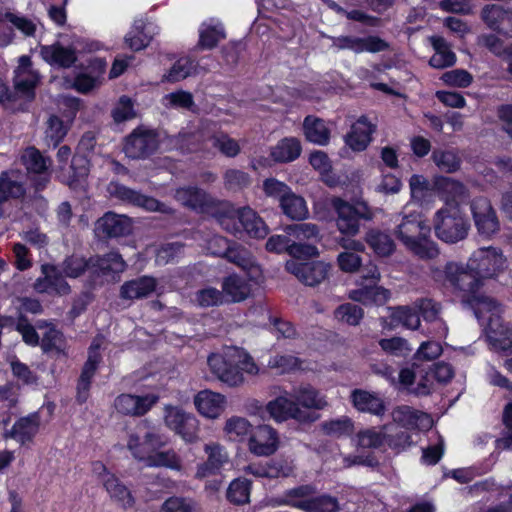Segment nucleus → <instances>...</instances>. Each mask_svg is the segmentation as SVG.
Wrapping results in <instances>:
<instances>
[{
    "label": "nucleus",
    "mask_w": 512,
    "mask_h": 512,
    "mask_svg": "<svg viewBox=\"0 0 512 512\" xmlns=\"http://www.w3.org/2000/svg\"><path fill=\"white\" fill-rule=\"evenodd\" d=\"M224 186L227 190L238 191L251 184L250 175L239 169H227L223 175Z\"/></svg>",
    "instance_id": "13d9d810"
},
{
    "label": "nucleus",
    "mask_w": 512,
    "mask_h": 512,
    "mask_svg": "<svg viewBox=\"0 0 512 512\" xmlns=\"http://www.w3.org/2000/svg\"><path fill=\"white\" fill-rule=\"evenodd\" d=\"M98 345H91L88 350V358L85 361L80 376L78 378L81 382L92 383V380L99 368L102 361V356L98 351Z\"/></svg>",
    "instance_id": "4d7b16f0"
},
{
    "label": "nucleus",
    "mask_w": 512,
    "mask_h": 512,
    "mask_svg": "<svg viewBox=\"0 0 512 512\" xmlns=\"http://www.w3.org/2000/svg\"><path fill=\"white\" fill-rule=\"evenodd\" d=\"M40 426V417L37 412L30 413L27 416L20 417L11 430L4 433L6 439L11 438L24 445L31 442L38 433Z\"/></svg>",
    "instance_id": "c85d7f7f"
},
{
    "label": "nucleus",
    "mask_w": 512,
    "mask_h": 512,
    "mask_svg": "<svg viewBox=\"0 0 512 512\" xmlns=\"http://www.w3.org/2000/svg\"><path fill=\"white\" fill-rule=\"evenodd\" d=\"M470 209L480 236L489 239L499 232L500 222L488 198L475 197L470 203Z\"/></svg>",
    "instance_id": "dca6fc26"
},
{
    "label": "nucleus",
    "mask_w": 512,
    "mask_h": 512,
    "mask_svg": "<svg viewBox=\"0 0 512 512\" xmlns=\"http://www.w3.org/2000/svg\"><path fill=\"white\" fill-rule=\"evenodd\" d=\"M18 170L9 169L0 173V218L4 215L3 206L10 200H18L26 195V187L17 179Z\"/></svg>",
    "instance_id": "a878e982"
},
{
    "label": "nucleus",
    "mask_w": 512,
    "mask_h": 512,
    "mask_svg": "<svg viewBox=\"0 0 512 512\" xmlns=\"http://www.w3.org/2000/svg\"><path fill=\"white\" fill-rule=\"evenodd\" d=\"M42 59L51 66L59 68H71L76 66L78 60L76 49L72 46H63L59 42L52 45L41 46Z\"/></svg>",
    "instance_id": "393cba45"
},
{
    "label": "nucleus",
    "mask_w": 512,
    "mask_h": 512,
    "mask_svg": "<svg viewBox=\"0 0 512 512\" xmlns=\"http://www.w3.org/2000/svg\"><path fill=\"white\" fill-rule=\"evenodd\" d=\"M266 410L270 416L277 422L295 420L300 424H311L315 422L319 415L312 411L304 410L298 407L294 399L286 396H278L269 401Z\"/></svg>",
    "instance_id": "9d476101"
},
{
    "label": "nucleus",
    "mask_w": 512,
    "mask_h": 512,
    "mask_svg": "<svg viewBox=\"0 0 512 512\" xmlns=\"http://www.w3.org/2000/svg\"><path fill=\"white\" fill-rule=\"evenodd\" d=\"M262 188L267 197L273 198L279 203L282 201V197H286V194L292 191L289 185L274 177L266 178L263 181Z\"/></svg>",
    "instance_id": "0e129e2a"
},
{
    "label": "nucleus",
    "mask_w": 512,
    "mask_h": 512,
    "mask_svg": "<svg viewBox=\"0 0 512 512\" xmlns=\"http://www.w3.org/2000/svg\"><path fill=\"white\" fill-rule=\"evenodd\" d=\"M431 227L420 213L403 216L396 226V238L421 259H434L439 254L437 244L430 239Z\"/></svg>",
    "instance_id": "f257e3e1"
},
{
    "label": "nucleus",
    "mask_w": 512,
    "mask_h": 512,
    "mask_svg": "<svg viewBox=\"0 0 512 512\" xmlns=\"http://www.w3.org/2000/svg\"><path fill=\"white\" fill-rule=\"evenodd\" d=\"M167 443V437L153 428L147 430L142 437L137 433L129 434L127 448L136 460L145 463L153 453L165 447Z\"/></svg>",
    "instance_id": "4468645a"
},
{
    "label": "nucleus",
    "mask_w": 512,
    "mask_h": 512,
    "mask_svg": "<svg viewBox=\"0 0 512 512\" xmlns=\"http://www.w3.org/2000/svg\"><path fill=\"white\" fill-rule=\"evenodd\" d=\"M226 399L225 396L205 389L199 391L195 398L194 404L197 411L207 418H217L221 415L225 408Z\"/></svg>",
    "instance_id": "c756f323"
},
{
    "label": "nucleus",
    "mask_w": 512,
    "mask_h": 512,
    "mask_svg": "<svg viewBox=\"0 0 512 512\" xmlns=\"http://www.w3.org/2000/svg\"><path fill=\"white\" fill-rule=\"evenodd\" d=\"M103 486L111 499L119 503L123 508H130L134 505L135 499L130 490L116 477L111 474L103 479Z\"/></svg>",
    "instance_id": "a19ab883"
},
{
    "label": "nucleus",
    "mask_w": 512,
    "mask_h": 512,
    "mask_svg": "<svg viewBox=\"0 0 512 512\" xmlns=\"http://www.w3.org/2000/svg\"><path fill=\"white\" fill-rule=\"evenodd\" d=\"M331 206L336 213V227L342 235L353 237L359 233L362 221H371L373 211L367 202L350 203L341 197H333Z\"/></svg>",
    "instance_id": "20e7f679"
},
{
    "label": "nucleus",
    "mask_w": 512,
    "mask_h": 512,
    "mask_svg": "<svg viewBox=\"0 0 512 512\" xmlns=\"http://www.w3.org/2000/svg\"><path fill=\"white\" fill-rule=\"evenodd\" d=\"M368 277L372 279L373 284L365 285L359 289L353 290L351 298L364 305H384L390 298V291L384 287L376 285V281L379 279V273L376 267L371 274L365 276V278Z\"/></svg>",
    "instance_id": "bb28decb"
},
{
    "label": "nucleus",
    "mask_w": 512,
    "mask_h": 512,
    "mask_svg": "<svg viewBox=\"0 0 512 512\" xmlns=\"http://www.w3.org/2000/svg\"><path fill=\"white\" fill-rule=\"evenodd\" d=\"M90 265L92 266V274L103 276L119 274L126 269V262L118 251L90 256Z\"/></svg>",
    "instance_id": "2f4dec72"
},
{
    "label": "nucleus",
    "mask_w": 512,
    "mask_h": 512,
    "mask_svg": "<svg viewBox=\"0 0 512 512\" xmlns=\"http://www.w3.org/2000/svg\"><path fill=\"white\" fill-rule=\"evenodd\" d=\"M220 223L226 231L239 239L245 235L255 239H264L269 232L264 220L248 206L222 215Z\"/></svg>",
    "instance_id": "39448f33"
},
{
    "label": "nucleus",
    "mask_w": 512,
    "mask_h": 512,
    "mask_svg": "<svg viewBox=\"0 0 512 512\" xmlns=\"http://www.w3.org/2000/svg\"><path fill=\"white\" fill-rule=\"evenodd\" d=\"M445 280L450 285L463 292L462 300L476 295L483 286V280L468 267L463 268L454 262H448L444 267Z\"/></svg>",
    "instance_id": "2eb2a0df"
},
{
    "label": "nucleus",
    "mask_w": 512,
    "mask_h": 512,
    "mask_svg": "<svg viewBox=\"0 0 512 512\" xmlns=\"http://www.w3.org/2000/svg\"><path fill=\"white\" fill-rule=\"evenodd\" d=\"M195 68V61L186 56L179 58L163 76V81L175 83L190 76Z\"/></svg>",
    "instance_id": "864d4df0"
},
{
    "label": "nucleus",
    "mask_w": 512,
    "mask_h": 512,
    "mask_svg": "<svg viewBox=\"0 0 512 512\" xmlns=\"http://www.w3.org/2000/svg\"><path fill=\"white\" fill-rule=\"evenodd\" d=\"M152 40L147 32V25L144 22L135 24L131 31L125 36V42L132 51H140L146 48Z\"/></svg>",
    "instance_id": "3c124183"
},
{
    "label": "nucleus",
    "mask_w": 512,
    "mask_h": 512,
    "mask_svg": "<svg viewBox=\"0 0 512 512\" xmlns=\"http://www.w3.org/2000/svg\"><path fill=\"white\" fill-rule=\"evenodd\" d=\"M433 227L436 237L448 244L464 240L470 230L469 219L456 201H446L434 215Z\"/></svg>",
    "instance_id": "7ed1b4c3"
},
{
    "label": "nucleus",
    "mask_w": 512,
    "mask_h": 512,
    "mask_svg": "<svg viewBox=\"0 0 512 512\" xmlns=\"http://www.w3.org/2000/svg\"><path fill=\"white\" fill-rule=\"evenodd\" d=\"M226 38V33L221 24L207 25L199 31L198 47L202 50H211L218 46L219 42Z\"/></svg>",
    "instance_id": "8fccbe9b"
},
{
    "label": "nucleus",
    "mask_w": 512,
    "mask_h": 512,
    "mask_svg": "<svg viewBox=\"0 0 512 512\" xmlns=\"http://www.w3.org/2000/svg\"><path fill=\"white\" fill-rule=\"evenodd\" d=\"M91 169V158L88 155L74 153L71 158L68 175L64 182L72 189H76L86 182Z\"/></svg>",
    "instance_id": "72a5a7b5"
},
{
    "label": "nucleus",
    "mask_w": 512,
    "mask_h": 512,
    "mask_svg": "<svg viewBox=\"0 0 512 512\" xmlns=\"http://www.w3.org/2000/svg\"><path fill=\"white\" fill-rule=\"evenodd\" d=\"M277 431L269 425H259L251 431L249 451L256 456H270L278 449Z\"/></svg>",
    "instance_id": "aec40b11"
},
{
    "label": "nucleus",
    "mask_w": 512,
    "mask_h": 512,
    "mask_svg": "<svg viewBox=\"0 0 512 512\" xmlns=\"http://www.w3.org/2000/svg\"><path fill=\"white\" fill-rule=\"evenodd\" d=\"M292 461L283 456H276L264 462L250 463L246 467L247 473L260 478L289 477L293 473Z\"/></svg>",
    "instance_id": "4be33fe9"
},
{
    "label": "nucleus",
    "mask_w": 512,
    "mask_h": 512,
    "mask_svg": "<svg viewBox=\"0 0 512 512\" xmlns=\"http://www.w3.org/2000/svg\"><path fill=\"white\" fill-rule=\"evenodd\" d=\"M448 86L467 88L473 82V76L464 69L447 71L441 78Z\"/></svg>",
    "instance_id": "774afa93"
},
{
    "label": "nucleus",
    "mask_w": 512,
    "mask_h": 512,
    "mask_svg": "<svg viewBox=\"0 0 512 512\" xmlns=\"http://www.w3.org/2000/svg\"><path fill=\"white\" fill-rule=\"evenodd\" d=\"M290 504L305 512H338L339 510L338 499L329 494H321L304 500L291 501Z\"/></svg>",
    "instance_id": "4c0bfd02"
},
{
    "label": "nucleus",
    "mask_w": 512,
    "mask_h": 512,
    "mask_svg": "<svg viewBox=\"0 0 512 512\" xmlns=\"http://www.w3.org/2000/svg\"><path fill=\"white\" fill-rule=\"evenodd\" d=\"M432 160L443 172L454 173L460 169L461 159L458 154L451 150L436 149L432 152Z\"/></svg>",
    "instance_id": "603ef678"
},
{
    "label": "nucleus",
    "mask_w": 512,
    "mask_h": 512,
    "mask_svg": "<svg viewBox=\"0 0 512 512\" xmlns=\"http://www.w3.org/2000/svg\"><path fill=\"white\" fill-rule=\"evenodd\" d=\"M177 197L185 206L193 210H203L209 206L207 193L196 186L179 189L177 191Z\"/></svg>",
    "instance_id": "a18cd8bd"
},
{
    "label": "nucleus",
    "mask_w": 512,
    "mask_h": 512,
    "mask_svg": "<svg viewBox=\"0 0 512 512\" xmlns=\"http://www.w3.org/2000/svg\"><path fill=\"white\" fill-rule=\"evenodd\" d=\"M223 294L230 297L228 302L238 303L245 300L250 294L247 282L238 275H229L222 283Z\"/></svg>",
    "instance_id": "37998d69"
},
{
    "label": "nucleus",
    "mask_w": 512,
    "mask_h": 512,
    "mask_svg": "<svg viewBox=\"0 0 512 512\" xmlns=\"http://www.w3.org/2000/svg\"><path fill=\"white\" fill-rule=\"evenodd\" d=\"M375 131L376 125L362 115L352 124L350 131L345 135V144L355 152L364 151L371 143Z\"/></svg>",
    "instance_id": "5701e85b"
},
{
    "label": "nucleus",
    "mask_w": 512,
    "mask_h": 512,
    "mask_svg": "<svg viewBox=\"0 0 512 512\" xmlns=\"http://www.w3.org/2000/svg\"><path fill=\"white\" fill-rule=\"evenodd\" d=\"M14 88L17 93L28 98L35 97V88L38 84V76L29 70L27 73H15Z\"/></svg>",
    "instance_id": "6e6d98bb"
},
{
    "label": "nucleus",
    "mask_w": 512,
    "mask_h": 512,
    "mask_svg": "<svg viewBox=\"0 0 512 512\" xmlns=\"http://www.w3.org/2000/svg\"><path fill=\"white\" fill-rule=\"evenodd\" d=\"M159 148V133L143 125L136 127L125 137L123 151L131 159H146Z\"/></svg>",
    "instance_id": "6e6552de"
},
{
    "label": "nucleus",
    "mask_w": 512,
    "mask_h": 512,
    "mask_svg": "<svg viewBox=\"0 0 512 512\" xmlns=\"http://www.w3.org/2000/svg\"><path fill=\"white\" fill-rule=\"evenodd\" d=\"M302 152L301 142L296 137H284L271 148L270 157L275 163H289L296 160Z\"/></svg>",
    "instance_id": "e433bc0d"
},
{
    "label": "nucleus",
    "mask_w": 512,
    "mask_h": 512,
    "mask_svg": "<svg viewBox=\"0 0 512 512\" xmlns=\"http://www.w3.org/2000/svg\"><path fill=\"white\" fill-rule=\"evenodd\" d=\"M353 407L362 413L382 417L386 412L385 401L375 392L354 389L350 395Z\"/></svg>",
    "instance_id": "cd10ccee"
},
{
    "label": "nucleus",
    "mask_w": 512,
    "mask_h": 512,
    "mask_svg": "<svg viewBox=\"0 0 512 512\" xmlns=\"http://www.w3.org/2000/svg\"><path fill=\"white\" fill-rule=\"evenodd\" d=\"M379 346L386 353L395 356H405L412 350L406 339L397 336L380 339Z\"/></svg>",
    "instance_id": "680f3d73"
},
{
    "label": "nucleus",
    "mask_w": 512,
    "mask_h": 512,
    "mask_svg": "<svg viewBox=\"0 0 512 512\" xmlns=\"http://www.w3.org/2000/svg\"><path fill=\"white\" fill-rule=\"evenodd\" d=\"M480 19L488 29L506 38H512V8L499 4H486Z\"/></svg>",
    "instance_id": "f3484780"
},
{
    "label": "nucleus",
    "mask_w": 512,
    "mask_h": 512,
    "mask_svg": "<svg viewBox=\"0 0 512 512\" xmlns=\"http://www.w3.org/2000/svg\"><path fill=\"white\" fill-rule=\"evenodd\" d=\"M165 425L186 443H195L199 439V421L192 413L178 406L165 407Z\"/></svg>",
    "instance_id": "1a4fd4ad"
},
{
    "label": "nucleus",
    "mask_w": 512,
    "mask_h": 512,
    "mask_svg": "<svg viewBox=\"0 0 512 512\" xmlns=\"http://www.w3.org/2000/svg\"><path fill=\"white\" fill-rule=\"evenodd\" d=\"M75 73L71 88L80 94L87 95L102 85L107 69V62L101 57H90L86 63L75 66Z\"/></svg>",
    "instance_id": "0eeeda50"
},
{
    "label": "nucleus",
    "mask_w": 512,
    "mask_h": 512,
    "mask_svg": "<svg viewBox=\"0 0 512 512\" xmlns=\"http://www.w3.org/2000/svg\"><path fill=\"white\" fill-rule=\"evenodd\" d=\"M365 242L376 255L381 257L390 256L396 247L391 236L379 229H369L365 234Z\"/></svg>",
    "instance_id": "ea45409f"
},
{
    "label": "nucleus",
    "mask_w": 512,
    "mask_h": 512,
    "mask_svg": "<svg viewBox=\"0 0 512 512\" xmlns=\"http://www.w3.org/2000/svg\"><path fill=\"white\" fill-rule=\"evenodd\" d=\"M290 397L294 399L298 407L304 410H322L327 406L325 396H323L318 389L311 384L300 385L294 388Z\"/></svg>",
    "instance_id": "473e14b6"
},
{
    "label": "nucleus",
    "mask_w": 512,
    "mask_h": 512,
    "mask_svg": "<svg viewBox=\"0 0 512 512\" xmlns=\"http://www.w3.org/2000/svg\"><path fill=\"white\" fill-rule=\"evenodd\" d=\"M69 127L57 115H51L47 121L45 131L48 145L57 147L66 137Z\"/></svg>",
    "instance_id": "5fc2aeb1"
},
{
    "label": "nucleus",
    "mask_w": 512,
    "mask_h": 512,
    "mask_svg": "<svg viewBox=\"0 0 512 512\" xmlns=\"http://www.w3.org/2000/svg\"><path fill=\"white\" fill-rule=\"evenodd\" d=\"M390 328L402 325L407 329L417 330L421 324L416 308L410 306H397L390 314Z\"/></svg>",
    "instance_id": "79ce46f5"
},
{
    "label": "nucleus",
    "mask_w": 512,
    "mask_h": 512,
    "mask_svg": "<svg viewBox=\"0 0 512 512\" xmlns=\"http://www.w3.org/2000/svg\"><path fill=\"white\" fill-rule=\"evenodd\" d=\"M196 300L199 306L204 308L219 306L224 303V294L214 287H208L196 293Z\"/></svg>",
    "instance_id": "338daca9"
},
{
    "label": "nucleus",
    "mask_w": 512,
    "mask_h": 512,
    "mask_svg": "<svg viewBox=\"0 0 512 512\" xmlns=\"http://www.w3.org/2000/svg\"><path fill=\"white\" fill-rule=\"evenodd\" d=\"M334 44L342 50H350L356 54L363 52L378 53L389 49L390 45L387 41L376 35L367 37H356L350 35H342L335 39Z\"/></svg>",
    "instance_id": "412c9836"
},
{
    "label": "nucleus",
    "mask_w": 512,
    "mask_h": 512,
    "mask_svg": "<svg viewBox=\"0 0 512 512\" xmlns=\"http://www.w3.org/2000/svg\"><path fill=\"white\" fill-rule=\"evenodd\" d=\"M40 270L41 276L32 285L36 293L50 296H66L71 293V286L58 266L52 263H43Z\"/></svg>",
    "instance_id": "f8f14e48"
},
{
    "label": "nucleus",
    "mask_w": 512,
    "mask_h": 512,
    "mask_svg": "<svg viewBox=\"0 0 512 512\" xmlns=\"http://www.w3.org/2000/svg\"><path fill=\"white\" fill-rule=\"evenodd\" d=\"M39 345L41 346L43 353L51 357H55L56 359H66L68 357L67 341L65 336L63 332L55 327H51L43 334Z\"/></svg>",
    "instance_id": "c9c22d12"
},
{
    "label": "nucleus",
    "mask_w": 512,
    "mask_h": 512,
    "mask_svg": "<svg viewBox=\"0 0 512 512\" xmlns=\"http://www.w3.org/2000/svg\"><path fill=\"white\" fill-rule=\"evenodd\" d=\"M286 269L307 286H316L325 280L331 269L329 263L323 261L295 262L288 261Z\"/></svg>",
    "instance_id": "a211bd4d"
},
{
    "label": "nucleus",
    "mask_w": 512,
    "mask_h": 512,
    "mask_svg": "<svg viewBox=\"0 0 512 512\" xmlns=\"http://www.w3.org/2000/svg\"><path fill=\"white\" fill-rule=\"evenodd\" d=\"M132 229L133 221L129 216L107 211L95 222L94 233L100 241H107L128 236Z\"/></svg>",
    "instance_id": "ddd939ff"
},
{
    "label": "nucleus",
    "mask_w": 512,
    "mask_h": 512,
    "mask_svg": "<svg viewBox=\"0 0 512 512\" xmlns=\"http://www.w3.org/2000/svg\"><path fill=\"white\" fill-rule=\"evenodd\" d=\"M62 273L64 277L76 279L90 271L92 273V266L90 265V257L85 258L76 254L66 256L62 262Z\"/></svg>",
    "instance_id": "de8ad7c7"
},
{
    "label": "nucleus",
    "mask_w": 512,
    "mask_h": 512,
    "mask_svg": "<svg viewBox=\"0 0 512 512\" xmlns=\"http://www.w3.org/2000/svg\"><path fill=\"white\" fill-rule=\"evenodd\" d=\"M506 259L501 250L496 248H481L469 258L467 267L482 280L494 278L504 269Z\"/></svg>",
    "instance_id": "9b49d317"
},
{
    "label": "nucleus",
    "mask_w": 512,
    "mask_h": 512,
    "mask_svg": "<svg viewBox=\"0 0 512 512\" xmlns=\"http://www.w3.org/2000/svg\"><path fill=\"white\" fill-rule=\"evenodd\" d=\"M204 452L207 454V459L196 466L194 477L198 480L221 475L224 466L229 461L226 449L219 443L205 444Z\"/></svg>",
    "instance_id": "6ab92c4d"
},
{
    "label": "nucleus",
    "mask_w": 512,
    "mask_h": 512,
    "mask_svg": "<svg viewBox=\"0 0 512 512\" xmlns=\"http://www.w3.org/2000/svg\"><path fill=\"white\" fill-rule=\"evenodd\" d=\"M50 158L44 157L35 146L27 147L21 155V163L28 174H41L49 170Z\"/></svg>",
    "instance_id": "c03bdc74"
},
{
    "label": "nucleus",
    "mask_w": 512,
    "mask_h": 512,
    "mask_svg": "<svg viewBox=\"0 0 512 512\" xmlns=\"http://www.w3.org/2000/svg\"><path fill=\"white\" fill-rule=\"evenodd\" d=\"M282 213L291 220L302 221L309 215L305 199L291 191L279 203Z\"/></svg>",
    "instance_id": "58836bf2"
},
{
    "label": "nucleus",
    "mask_w": 512,
    "mask_h": 512,
    "mask_svg": "<svg viewBox=\"0 0 512 512\" xmlns=\"http://www.w3.org/2000/svg\"><path fill=\"white\" fill-rule=\"evenodd\" d=\"M157 287V280L153 276H140L125 281L120 287V297L125 300L142 299L150 296Z\"/></svg>",
    "instance_id": "7c9ffc66"
},
{
    "label": "nucleus",
    "mask_w": 512,
    "mask_h": 512,
    "mask_svg": "<svg viewBox=\"0 0 512 512\" xmlns=\"http://www.w3.org/2000/svg\"><path fill=\"white\" fill-rule=\"evenodd\" d=\"M303 133L310 143L325 146L330 141L331 131L325 121L314 115H307L303 121Z\"/></svg>",
    "instance_id": "f704fd0d"
},
{
    "label": "nucleus",
    "mask_w": 512,
    "mask_h": 512,
    "mask_svg": "<svg viewBox=\"0 0 512 512\" xmlns=\"http://www.w3.org/2000/svg\"><path fill=\"white\" fill-rule=\"evenodd\" d=\"M501 328L500 331L494 332L495 337L491 338L493 347L505 354H512V328L504 326L499 322L495 323L494 326Z\"/></svg>",
    "instance_id": "e2e57ef3"
},
{
    "label": "nucleus",
    "mask_w": 512,
    "mask_h": 512,
    "mask_svg": "<svg viewBox=\"0 0 512 512\" xmlns=\"http://www.w3.org/2000/svg\"><path fill=\"white\" fill-rule=\"evenodd\" d=\"M252 483L246 478H236L228 486L226 492L227 500L235 505H242L249 502Z\"/></svg>",
    "instance_id": "09e8293b"
},
{
    "label": "nucleus",
    "mask_w": 512,
    "mask_h": 512,
    "mask_svg": "<svg viewBox=\"0 0 512 512\" xmlns=\"http://www.w3.org/2000/svg\"><path fill=\"white\" fill-rule=\"evenodd\" d=\"M145 465L148 467L167 468L174 471H180L182 468V461L174 449H168L165 451H161L160 449L149 457L145 462Z\"/></svg>",
    "instance_id": "49530a36"
},
{
    "label": "nucleus",
    "mask_w": 512,
    "mask_h": 512,
    "mask_svg": "<svg viewBox=\"0 0 512 512\" xmlns=\"http://www.w3.org/2000/svg\"><path fill=\"white\" fill-rule=\"evenodd\" d=\"M207 364L213 375L229 387H237L244 382V372L256 374L258 367L252 356L243 349L233 348L224 355L212 353Z\"/></svg>",
    "instance_id": "f03ea898"
},
{
    "label": "nucleus",
    "mask_w": 512,
    "mask_h": 512,
    "mask_svg": "<svg viewBox=\"0 0 512 512\" xmlns=\"http://www.w3.org/2000/svg\"><path fill=\"white\" fill-rule=\"evenodd\" d=\"M363 316V309L354 303L341 304L335 310V317L351 326L358 325Z\"/></svg>",
    "instance_id": "bf43d9fd"
},
{
    "label": "nucleus",
    "mask_w": 512,
    "mask_h": 512,
    "mask_svg": "<svg viewBox=\"0 0 512 512\" xmlns=\"http://www.w3.org/2000/svg\"><path fill=\"white\" fill-rule=\"evenodd\" d=\"M162 510L165 512H199L198 503L192 499L181 496H171L167 498Z\"/></svg>",
    "instance_id": "052dcab7"
},
{
    "label": "nucleus",
    "mask_w": 512,
    "mask_h": 512,
    "mask_svg": "<svg viewBox=\"0 0 512 512\" xmlns=\"http://www.w3.org/2000/svg\"><path fill=\"white\" fill-rule=\"evenodd\" d=\"M465 303L473 309L478 319L484 318V314L488 313V328L491 332H496L494 324L499 322L502 312L500 304L496 299L478 292L476 295L465 298Z\"/></svg>",
    "instance_id": "b1692460"
},
{
    "label": "nucleus",
    "mask_w": 512,
    "mask_h": 512,
    "mask_svg": "<svg viewBox=\"0 0 512 512\" xmlns=\"http://www.w3.org/2000/svg\"><path fill=\"white\" fill-rule=\"evenodd\" d=\"M385 445L398 454L412 445L411 434L402 429L395 433H388L385 437Z\"/></svg>",
    "instance_id": "69168bd1"
},
{
    "label": "nucleus",
    "mask_w": 512,
    "mask_h": 512,
    "mask_svg": "<svg viewBox=\"0 0 512 512\" xmlns=\"http://www.w3.org/2000/svg\"><path fill=\"white\" fill-rule=\"evenodd\" d=\"M108 192L113 198L122 203L142 208L149 212H159L166 215H173L175 210L160 200L134 190L119 182H110Z\"/></svg>",
    "instance_id": "423d86ee"
}]
</instances>
